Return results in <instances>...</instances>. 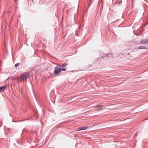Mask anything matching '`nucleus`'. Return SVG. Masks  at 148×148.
Here are the masks:
<instances>
[{
    "mask_svg": "<svg viewBox=\"0 0 148 148\" xmlns=\"http://www.w3.org/2000/svg\"><path fill=\"white\" fill-rule=\"evenodd\" d=\"M137 49L138 50L142 49H148V47L143 46H141L137 47Z\"/></svg>",
    "mask_w": 148,
    "mask_h": 148,
    "instance_id": "5",
    "label": "nucleus"
},
{
    "mask_svg": "<svg viewBox=\"0 0 148 148\" xmlns=\"http://www.w3.org/2000/svg\"><path fill=\"white\" fill-rule=\"evenodd\" d=\"M122 2V1H119V2H118L117 1H116L115 3V4H120L121 2Z\"/></svg>",
    "mask_w": 148,
    "mask_h": 148,
    "instance_id": "7",
    "label": "nucleus"
},
{
    "mask_svg": "<svg viewBox=\"0 0 148 148\" xmlns=\"http://www.w3.org/2000/svg\"><path fill=\"white\" fill-rule=\"evenodd\" d=\"M88 127L87 126H84L78 128L77 130L78 131H80L83 130H85L87 129Z\"/></svg>",
    "mask_w": 148,
    "mask_h": 148,
    "instance_id": "4",
    "label": "nucleus"
},
{
    "mask_svg": "<svg viewBox=\"0 0 148 148\" xmlns=\"http://www.w3.org/2000/svg\"><path fill=\"white\" fill-rule=\"evenodd\" d=\"M19 64H20L19 63L16 64L15 65V67H16L17 66H18L19 65Z\"/></svg>",
    "mask_w": 148,
    "mask_h": 148,
    "instance_id": "8",
    "label": "nucleus"
},
{
    "mask_svg": "<svg viewBox=\"0 0 148 148\" xmlns=\"http://www.w3.org/2000/svg\"><path fill=\"white\" fill-rule=\"evenodd\" d=\"M6 85H5L3 86L0 87V92H1V91H4L5 90V88H6Z\"/></svg>",
    "mask_w": 148,
    "mask_h": 148,
    "instance_id": "6",
    "label": "nucleus"
},
{
    "mask_svg": "<svg viewBox=\"0 0 148 148\" xmlns=\"http://www.w3.org/2000/svg\"><path fill=\"white\" fill-rule=\"evenodd\" d=\"M29 73L27 72L24 73L20 74L19 77H18V82H22L27 80L28 77H29Z\"/></svg>",
    "mask_w": 148,
    "mask_h": 148,
    "instance_id": "2",
    "label": "nucleus"
},
{
    "mask_svg": "<svg viewBox=\"0 0 148 148\" xmlns=\"http://www.w3.org/2000/svg\"><path fill=\"white\" fill-rule=\"evenodd\" d=\"M148 43V39L142 40L140 42V44H146Z\"/></svg>",
    "mask_w": 148,
    "mask_h": 148,
    "instance_id": "3",
    "label": "nucleus"
},
{
    "mask_svg": "<svg viewBox=\"0 0 148 148\" xmlns=\"http://www.w3.org/2000/svg\"><path fill=\"white\" fill-rule=\"evenodd\" d=\"M20 90H21V91H22V89H21H21H19V91H20Z\"/></svg>",
    "mask_w": 148,
    "mask_h": 148,
    "instance_id": "12",
    "label": "nucleus"
},
{
    "mask_svg": "<svg viewBox=\"0 0 148 148\" xmlns=\"http://www.w3.org/2000/svg\"><path fill=\"white\" fill-rule=\"evenodd\" d=\"M108 55H111L112 56H113L112 54L111 53H109L108 54H107V56H108Z\"/></svg>",
    "mask_w": 148,
    "mask_h": 148,
    "instance_id": "10",
    "label": "nucleus"
},
{
    "mask_svg": "<svg viewBox=\"0 0 148 148\" xmlns=\"http://www.w3.org/2000/svg\"><path fill=\"white\" fill-rule=\"evenodd\" d=\"M103 109H100V108H99V109H98L97 110H102Z\"/></svg>",
    "mask_w": 148,
    "mask_h": 148,
    "instance_id": "11",
    "label": "nucleus"
},
{
    "mask_svg": "<svg viewBox=\"0 0 148 148\" xmlns=\"http://www.w3.org/2000/svg\"><path fill=\"white\" fill-rule=\"evenodd\" d=\"M66 64H63L61 65H58L55 67L54 73L55 75L58 74L62 71H65L66 70Z\"/></svg>",
    "mask_w": 148,
    "mask_h": 148,
    "instance_id": "1",
    "label": "nucleus"
},
{
    "mask_svg": "<svg viewBox=\"0 0 148 148\" xmlns=\"http://www.w3.org/2000/svg\"><path fill=\"white\" fill-rule=\"evenodd\" d=\"M97 107L98 108H99V107H103V106L102 105H97Z\"/></svg>",
    "mask_w": 148,
    "mask_h": 148,
    "instance_id": "9",
    "label": "nucleus"
}]
</instances>
